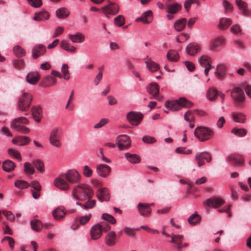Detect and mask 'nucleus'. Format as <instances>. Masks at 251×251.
<instances>
[{"instance_id":"f257e3e1","label":"nucleus","mask_w":251,"mask_h":251,"mask_svg":"<svg viewBox=\"0 0 251 251\" xmlns=\"http://www.w3.org/2000/svg\"><path fill=\"white\" fill-rule=\"evenodd\" d=\"M94 192L92 188L86 184H79L73 191V197L79 201H85L92 198Z\"/></svg>"},{"instance_id":"f03ea898","label":"nucleus","mask_w":251,"mask_h":251,"mask_svg":"<svg viewBox=\"0 0 251 251\" xmlns=\"http://www.w3.org/2000/svg\"><path fill=\"white\" fill-rule=\"evenodd\" d=\"M165 105L167 108L172 111H178L181 107H191L193 103L184 98H180L176 100L167 101Z\"/></svg>"},{"instance_id":"7ed1b4c3","label":"nucleus","mask_w":251,"mask_h":251,"mask_svg":"<svg viewBox=\"0 0 251 251\" xmlns=\"http://www.w3.org/2000/svg\"><path fill=\"white\" fill-rule=\"evenodd\" d=\"M194 134L200 141L204 142L212 138L214 131L209 127L198 126L195 129Z\"/></svg>"},{"instance_id":"20e7f679","label":"nucleus","mask_w":251,"mask_h":251,"mask_svg":"<svg viewBox=\"0 0 251 251\" xmlns=\"http://www.w3.org/2000/svg\"><path fill=\"white\" fill-rule=\"evenodd\" d=\"M32 96L30 93H24L19 99L18 109L22 111H27L31 103Z\"/></svg>"},{"instance_id":"39448f33","label":"nucleus","mask_w":251,"mask_h":251,"mask_svg":"<svg viewBox=\"0 0 251 251\" xmlns=\"http://www.w3.org/2000/svg\"><path fill=\"white\" fill-rule=\"evenodd\" d=\"M231 97L237 105L241 106L245 100V96L243 89L238 87L233 88L231 91Z\"/></svg>"},{"instance_id":"423d86ee","label":"nucleus","mask_w":251,"mask_h":251,"mask_svg":"<svg viewBox=\"0 0 251 251\" xmlns=\"http://www.w3.org/2000/svg\"><path fill=\"white\" fill-rule=\"evenodd\" d=\"M64 176L70 184H79L81 178L80 175L75 170L68 171Z\"/></svg>"},{"instance_id":"0eeeda50","label":"nucleus","mask_w":251,"mask_h":251,"mask_svg":"<svg viewBox=\"0 0 251 251\" xmlns=\"http://www.w3.org/2000/svg\"><path fill=\"white\" fill-rule=\"evenodd\" d=\"M101 10L107 18H109V15H115L119 12V6L116 3L109 2L101 8Z\"/></svg>"},{"instance_id":"6e6552de","label":"nucleus","mask_w":251,"mask_h":251,"mask_svg":"<svg viewBox=\"0 0 251 251\" xmlns=\"http://www.w3.org/2000/svg\"><path fill=\"white\" fill-rule=\"evenodd\" d=\"M118 148L121 150H125L129 148L131 146L130 138L126 135L118 136L116 140Z\"/></svg>"},{"instance_id":"1a4fd4ad","label":"nucleus","mask_w":251,"mask_h":251,"mask_svg":"<svg viewBox=\"0 0 251 251\" xmlns=\"http://www.w3.org/2000/svg\"><path fill=\"white\" fill-rule=\"evenodd\" d=\"M60 138V136L58 133V128L56 127L53 128L50 134V144L55 147L60 148L61 146Z\"/></svg>"},{"instance_id":"9d476101","label":"nucleus","mask_w":251,"mask_h":251,"mask_svg":"<svg viewBox=\"0 0 251 251\" xmlns=\"http://www.w3.org/2000/svg\"><path fill=\"white\" fill-rule=\"evenodd\" d=\"M211 154L206 151L197 152L195 155V160L199 167H201L204 164L203 160H205L209 163L211 161Z\"/></svg>"},{"instance_id":"9b49d317","label":"nucleus","mask_w":251,"mask_h":251,"mask_svg":"<svg viewBox=\"0 0 251 251\" xmlns=\"http://www.w3.org/2000/svg\"><path fill=\"white\" fill-rule=\"evenodd\" d=\"M64 175L56 178L54 180V185L63 191H67L70 189L68 181L65 180Z\"/></svg>"},{"instance_id":"f8f14e48","label":"nucleus","mask_w":251,"mask_h":251,"mask_svg":"<svg viewBox=\"0 0 251 251\" xmlns=\"http://www.w3.org/2000/svg\"><path fill=\"white\" fill-rule=\"evenodd\" d=\"M143 117V114L133 111L128 113L126 115L128 121L134 126H137L140 123Z\"/></svg>"},{"instance_id":"ddd939ff","label":"nucleus","mask_w":251,"mask_h":251,"mask_svg":"<svg viewBox=\"0 0 251 251\" xmlns=\"http://www.w3.org/2000/svg\"><path fill=\"white\" fill-rule=\"evenodd\" d=\"M96 196L100 202L109 201L110 198L108 190L104 187L99 189L97 191Z\"/></svg>"},{"instance_id":"4468645a","label":"nucleus","mask_w":251,"mask_h":251,"mask_svg":"<svg viewBox=\"0 0 251 251\" xmlns=\"http://www.w3.org/2000/svg\"><path fill=\"white\" fill-rule=\"evenodd\" d=\"M227 70V66L225 64H219L215 72L216 77L220 80H223L226 77V72Z\"/></svg>"},{"instance_id":"2eb2a0df","label":"nucleus","mask_w":251,"mask_h":251,"mask_svg":"<svg viewBox=\"0 0 251 251\" xmlns=\"http://www.w3.org/2000/svg\"><path fill=\"white\" fill-rule=\"evenodd\" d=\"M225 203V201L220 198L212 197L208 199L205 201V204L208 207L218 208Z\"/></svg>"},{"instance_id":"dca6fc26","label":"nucleus","mask_w":251,"mask_h":251,"mask_svg":"<svg viewBox=\"0 0 251 251\" xmlns=\"http://www.w3.org/2000/svg\"><path fill=\"white\" fill-rule=\"evenodd\" d=\"M201 50V46L194 42L189 44L186 48V53L191 56L195 55L200 52Z\"/></svg>"},{"instance_id":"f3484780","label":"nucleus","mask_w":251,"mask_h":251,"mask_svg":"<svg viewBox=\"0 0 251 251\" xmlns=\"http://www.w3.org/2000/svg\"><path fill=\"white\" fill-rule=\"evenodd\" d=\"M96 172L101 177H106L111 172L110 167L106 165L99 164L97 166Z\"/></svg>"},{"instance_id":"a211bd4d","label":"nucleus","mask_w":251,"mask_h":251,"mask_svg":"<svg viewBox=\"0 0 251 251\" xmlns=\"http://www.w3.org/2000/svg\"><path fill=\"white\" fill-rule=\"evenodd\" d=\"M102 232V226L97 224L91 227L90 234L91 239L93 240L98 239L101 235Z\"/></svg>"},{"instance_id":"6ab92c4d","label":"nucleus","mask_w":251,"mask_h":251,"mask_svg":"<svg viewBox=\"0 0 251 251\" xmlns=\"http://www.w3.org/2000/svg\"><path fill=\"white\" fill-rule=\"evenodd\" d=\"M67 213L65 208L63 206H58L52 211V215L56 220H61L63 219Z\"/></svg>"},{"instance_id":"aec40b11","label":"nucleus","mask_w":251,"mask_h":251,"mask_svg":"<svg viewBox=\"0 0 251 251\" xmlns=\"http://www.w3.org/2000/svg\"><path fill=\"white\" fill-rule=\"evenodd\" d=\"M46 52V48L43 45H38L35 46L32 50V57L34 59H37L40 56L43 55Z\"/></svg>"},{"instance_id":"412c9836","label":"nucleus","mask_w":251,"mask_h":251,"mask_svg":"<svg viewBox=\"0 0 251 251\" xmlns=\"http://www.w3.org/2000/svg\"><path fill=\"white\" fill-rule=\"evenodd\" d=\"M138 211L141 215L145 217L150 216L151 209L149 203H139L138 205Z\"/></svg>"},{"instance_id":"4be33fe9","label":"nucleus","mask_w":251,"mask_h":251,"mask_svg":"<svg viewBox=\"0 0 251 251\" xmlns=\"http://www.w3.org/2000/svg\"><path fill=\"white\" fill-rule=\"evenodd\" d=\"M152 12L151 10H148L145 12L140 17L136 19V22H142L144 24H150L152 20Z\"/></svg>"},{"instance_id":"5701e85b","label":"nucleus","mask_w":251,"mask_h":251,"mask_svg":"<svg viewBox=\"0 0 251 251\" xmlns=\"http://www.w3.org/2000/svg\"><path fill=\"white\" fill-rule=\"evenodd\" d=\"M235 3L239 10L245 16H248L250 14V11L248 9V4L243 0H235Z\"/></svg>"},{"instance_id":"b1692460","label":"nucleus","mask_w":251,"mask_h":251,"mask_svg":"<svg viewBox=\"0 0 251 251\" xmlns=\"http://www.w3.org/2000/svg\"><path fill=\"white\" fill-rule=\"evenodd\" d=\"M117 236L115 232H109L105 237V243L108 246H113L116 243Z\"/></svg>"},{"instance_id":"393cba45","label":"nucleus","mask_w":251,"mask_h":251,"mask_svg":"<svg viewBox=\"0 0 251 251\" xmlns=\"http://www.w3.org/2000/svg\"><path fill=\"white\" fill-rule=\"evenodd\" d=\"M225 39L222 37H219L211 41L210 46V50H214L225 44Z\"/></svg>"},{"instance_id":"a878e982","label":"nucleus","mask_w":251,"mask_h":251,"mask_svg":"<svg viewBox=\"0 0 251 251\" xmlns=\"http://www.w3.org/2000/svg\"><path fill=\"white\" fill-rule=\"evenodd\" d=\"M147 91L151 95V97H155L159 94V86L156 83H151L147 86Z\"/></svg>"},{"instance_id":"bb28decb","label":"nucleus","mask_w":251,"mask_h":251,"mask_svg":"<svg viewBox=\"0 0 251 251\" xmlns=\"http://www.w3.org/2000/svg\"><path fill=\"white\" fill-rule=\"evenodd\" d=\"M30 139L26 136H18L12 140V142L18 146H24L29 143Z\"/></svg>"},{"instance_id":"cd10ccee","label":"nucleus","mask_w":251,"mask_h":251,"mask_svg":"<svg viewBox=\"0 0 251 251\" xmlns=\"http://www.w3.org/2000/svg\"><path fill=\"white\" fill-rule=\"evenodd\" d=\"M68 38L74 43H82L84 41L85 36L81 33L77 32L75 34H69Z\"/></svg>"},{"instance_id":"c85d7f7f","label":"nucleus","mask_w":251,"mask_h":251,"mask_svg":"<svg viewBox=\"0 0 251 251\" xmlns=\"http://www.w3.org/2000/svg\"><path fill=\"white\" fill-rule=\"evenodd\" d=\"M219 94V91L217 89L214 88H210L207 91L206 97L210 101H214L216 100Z\"/></svg>"},{"instance_id":"c756f323","label":"nucleus","mask_w":251,"mask_h":251,"mask_svg":"<svg viewBox=\"0 0 251 251\" xmlns=\"http://www.w3.org/2000/svg\"><path fill=\"white\" fill-rule=\"evenodd\" d=\"M187 23L186 18H181L175 23L174 28L177 31H181L184 29Z\"/></svg>"},{"instance_id":"7c9ffc66","label":"nucleus","mask_w":251,"mask_h":251,"mask_svg":"<svg viewBox=\"0 0 251 251\" xmlns=\"http://www.w3.org/2000/svg\"><path fill=\"white\" fill-rule=\"evenodd\" d=\"M50 17L49 13L46 11H42L40 12H36L33 18L34 20L37 21H42L48 20Z\"/></svg>"},{"instance_id":"2f4dec72","label":"nucleus","mask_w":251,"mask_h":251,"mask_svg":"<svg viewBox=\"0 0 251 251\" xmlns=\"http://www.w3.org/2000/svg\"><path fill=\"white\" fill-rule=\"evenodd\" d=\"M32 113L34 120L37 122L41 120L42 114V110L39 106H33L32 108Z\"/></svg>"},{"instance_id":"473e14b6","label":"nucleus","mask_w":251,"mask_h":251,"mask_svg":"<svg viewBox=\"0 0 251 251\" xmlns=\"http://www.w3.org/2000/svg\"><path fill=\"white\" fill-rule=\"evenodd\" d=\"M60 48L66 51L71 52L74 53L76 51V48L74 46L70 45L67 41L63 40L60 43Z\"/></svg>"},{"instance_id":"72a5a7b5","label":"nucleus","mask_w":251,"mask_h":251,"mask_svg":"<svg viewBox=\"0 0 251 251\" xmlns=\"http://www.w3.org/2000/svg\"><path fill=\"white\" fill-rule=\"evenodd\" d=\"M26 79L29 83L35 84L39 79V75L37 73H30L27 75Z\"/></svg>"},{"instance_id":"f704fd0d","label":"nucleus","mask_w":251,"mask_h":251,"mask_svg":"<svg viewBox=\"0 0 251 251\" xmlns=\"http://www.w3.org/2000/svg\"><path fill=\"white\" fill-rule=\"evenodd\" d=\"M125 156L126 159L131 163H138L141 161L140 156L136 154H131L130 153H126Z\"/></svg>"},{"instance_id":"c9c22d12","label":"nucleus","mask_w":251,"mask_h":251,"mask_svg":"<svg viewBox=\"0 0 251 251\" xmlns=\"http://www.w3.org/2000/svg\"><path fill=\"white\" fill-rule=\"evenodd\" d=\"M69 11L64 7L59 8L56 11V16L60 19L66 18L69 16Z\"/></svg>"},{"instance_id":"e433bc0d","label":"nucleus","mask_w":251,"mask_h":251,"mask_svg":"<svg viewBox=\"0 0 251 251\" xmlns=\"http://www.w3.org/2000/svg\"><path fill=\"white\" fill-rule=\"evenodd\" d=\"M2 167L4 171L10 172L14 170L15 167V164L12 161L7 160L3 162Z\"/></svg>"},{"instance_id":"4c0bfd02","label":"nucleus","mask_w":251,"mask_h":251,"mask_svg":"<svg viewBox=\"0 0 251 251\" xmlns=\"http://www.w3.org/2000/svg\"><path fill=\"white\" fill-rule=\"evenodd\" d=\"M30 225L32 229L37 232L40 231L43 226L41 222L37 219L31 220Z\"/></svg>"},{"instance_id":"58836bf2","label":"nucleus","mask_w":251,"mask_h":251,"mask_svg":"<svg viewBox=\"0 0 251 251\" xmlns=\"http://www.w3.org/2000/svg\"><path fill=\"white\" fill-rule=\"evenodd\" d=\"M147 68L151 72H154L159 69V66L158 64L152 61L151 59L146 61Z\"/></svg>"},{"instance_id":"ea45409f","label":"nucleus","mask_w":251,"mask_h":251,"mask_svg":"<svg viewBox=\"0 0 251 251\" xmlns=\"http://www.w3.org/2000/svg\"><path fill=\"white\" fill-rule=\"evenodd\" d=\"M181 8V5L179 3H175L174 4L167 5V11L171 14L176 13Z\"/></svg>"},{"instance_id":"a19ab883","label":"nucleus","mask_w":251,"mask_h":251,"mask_svg":"<svg viewBox=\"0 0 251 251\" xmlns=\"http://www.w3.org/2000/svg\"><path fill=\"white\" fill-rule=\"evenodd\" d=\"M167 57L169 60L171 61H177L179 58L178 53L175 50H170L168 51Z\"/></svg>"},{"instance_id":"79ce46f5","label":"nucleus","mask_w":251,"mask_h":251,"mask_svg":"<svg viewBox=\"0 0 251 251\" xmlns=\"http://www.w3.org/2000/svg\"><path fill=\"white\" fill-rule=\"evenodd\" d=\"M198 62L201 66L205 67L211 64V59L209 56L203 55L199 58Z\"/></svg>"},{"instance_id":"37998d69","label":"nucleus","mask_w":251,"mask_h":251,"mask_svg":"<svg viewBox=\"0 0 251 251\" xmlns=\"http://www.w3.org/2000/svg\"><path fill=\"white\" fill-rule=\"evenodd\" d=\"M231 23L232 21L230 19L222 18L220 21L219 27L221 29L224 30L226 29L231 24Z\"/></svg>"},{"instance_id":"c03bdc74","label":"nucleus","mask_w":251,"mask_h":251,"mask_svg":"<svg viewBox=\"0 0 251 251\" xmlns=\"http://www.w3.org/2000/svg\"><path fill=\"white\" fill-rule=\"evenodd\" d=\"M201 221V217L196 212L193 214L191 215L188 219V223L194 226L199 223Z\"/></svg>"},{"instance_id":"a18cd8bd","label":"nucleus","mask_w":251,"mask_h":251,"mask_svg":"<svg viewBox=\"0 0 251 251\" xmlns=\"http://www.w3.org/2000/svg\"><path fill=\"white\" fill-rule=\"evenodd\" d=\"M62 77L65 80H69L70 78V73L69 71V66L67 64H63L61 67Z\"/></svg>"},{"instance_id":"49530a36","label":"nucleus","mask_w":251,"mask_h":251,"mask_svg":"<svg viewBox=\"0 0 251 251\" xmlns=\"http://www.w3.org/2000/svg\"><path fill=\"white\" fill-rule=\"evenodd\" d=\"M15 186L20 189H25L29 186V183L23 180H17L14 183Z\"/></svg>"},{"instance_id":"de8ad7c7","label":"nucleus","mask_w":251,"mask_h":251,"mask_svg":"<svg viewBox=\"0 0 251 251\" xmlns=\"http://www.w3.org/2000/svg\"><path fill=\"white\" fill-rule=\"evenodd\" d=\"M13 52L19 58L25 56L26 53L25 50L19 46H16L13 48Z\"/></svg>"},{"instance_id":"09e8293b","label":"nucleus","mask_w":251,"mask_h":251,"mask_svg":"<svg viewBox=\"0 0 251 251\" xmlns=\"http://www.w3.org/2000/svg\"><path fill=\"white\" fill-rule=\"evenodd\" d=\"M232 117L234 121L237 123H244L246 120V117L242 113H233Z\"/></svg>"},{"instance_id":"8fccbe9b","label":"nucleus","mask_w":251,"mask_h":251,"mask_svg":"<svg viewBox=\"0 0 251 251\" xmlns=\"http://www.w3.org/2000/svg\"><path fill=\"white\" fill-rule=\"evenodd\" d=\"M11 126L12 128H14L17 131H18L22 133H23V134L28 133L30 131V129L28 127H26L23 126L22 125H16L15 126Z\"/></svg>"},{"instance_id":"3c124183","label":"nucleus","mask_w":251,"mask_h":251,"mask_svg":"<svg viewBox=\"0 0 251 251\" xmlns=\"http://www.w3.org/2000/svg\"><path fill=\"white\" fill-rule=\"evenodd\" d=\"M28 123V120L25 117H19L15 119L11 123V126H15L16 125L27 124Z\"/></svg>"},{"instance_id":"603ef678","label":"nucleus","mask_w":251,"mask_h":251,"mask_svg":"<svg viewBox=\"0 0 251 251\" xmlns=\"http://www.w3.org/2000/svg\"><path fill=\"white\" fill-rule=\"evenodd\" d=\"M36 169L41 173L44 172V165L42 161L39 159L34 160L32 162Z\"/></svg>"},{"instance_id":"864d4df0","label":"nucleus","mask_w":251,"mask_h":251,"mask_svg":"<svg viewBox=\"0 0 251 251\" xmlns=\"http://www.w3.org/2000/svg\"><path fill=\"white\" fill-rule=\"evenodd\" d=\"M231 132L239 137H244L247 134V131L244 128H234L232 129Z\"/></svg>"},{"instance_id":"5fc2aeb1","label":"nucleus","mask_w":251,"mask_h":251,"mask_svg":"<svg viewBox=\"0 0 251 251\" xmlns=\"http://www.w3.org/2000/svg\"><path fill=\"white\" fill-rule=\"evenodd\" d=\"M227 160L230 163L234 165H241L243 163V160L235 157L233 155H229L227 158Z\"/></svg>"},{"instance_id":"6e6d98bb","label":"nucleus","mask_w":251,"mask_h":251,"mask_svg":"<svg viewBox=\"0 0 251 251\" xmlns=\"http://www.w3.org/2000/svg\"><path fill=\"white\" fill-rule=\"evenodd\" d=\"M176 152L182 154H190L192 153L191 150L188 149L186 147H180L176 149Z\"/></svg>"},{"instance_id":"4d7b16f0","label":"nucleus","mask_w":251,"mask_h":251,"mask_svg":"<svg viewBox=\"0 0 251 251\" xmlns=\"http://www.w3.org/2000/svg\"><path fill=\"white\" fill-rule=\"evenodd\" d=\"M176 242L175 244L177 245V248L178 251H181L182 249V241L183 238V236L182 235L175 234Z\"/></svg>"},{"instance_id":"13d9d810","label":"nucleus","mask_w":251,"mask_h":251,"mask_svg":"<svg viewBox=\"0 0 251 251\" xmlns=\"http://www.w3.org/2000/svg\"><path fill=\"white\" fill-rule=\"evenodd\" d=\"M114 22V24L118 26H122L125 24V19L123 16L119 15L116 18H115Z\"/></svg>"},{"instance_id":"bf43d9fd","label":"nucleus","mask_w":251,"mask_h":251,"mask_svg":"<svg viewBox=\"0 0 251 251\" xmlns=\"http://www.w3.org/2000/svg\"><path fill=\"white\" fill-rule=\"evenodd\" d=\"M13 65L16 69L20 70L24 68L25 63L23 60H14L13 61Z\"/></svg>"},{"instance_id":"052dcab7","label":"nucleus","mask_w":251,"mask_h":251,"mask_svg":"<svg viewBox=\"0 0 251 251\" xmlns=\"http://www.w3.org/2000/svg\"><path fill=\"white\" fill-rule=\"evenodd\" d=\"M87 201L83 204V207L84 209H90L94 207L96 205V201L95 200H91V199H87Z\"/></svg>"},{"instance_id":"680f3d73","label":"nucleus","mask_w":251,"mask_h":251,"mask_svg":"<svg viewBox=\"0 0 251 251\" xmlns=\"http://www.w3.org/2000/svg\"><path fill=\"white\" fill-rule=\"evenodd\" d=\"M24 170L26 173L32 175L34 173V168L31 164L28 162L24 164Z\"/></svg>"},{"instance_id":"e2e57ef3","label":"nucleus","mask_w":251,"mask_h":251,"mask_svg":"<svg viewBox=\"0 0 251 251\" xmlns=\"http://www.w3.org/2000/svg\"><path fill=\"white\" fill-rule=\"evenodd\" d=\"M92 215L91 214H89L88 215L80 216L79 217V224L81 225H85L86 223H87L91 218Z\"/></svg>"},{"instance_id":"0e129e2a","label":"nucleus","mask_w":251,"mask_h":251,"mask_svg":"<svg viewBox=\"0 0 251 251\" xmlns=\"http://www.w3.org/2000/svg\"><path fill=\"white\" fill-rule=\"evenodd\" d=\"M102 218L112 224H115L116 222V219L112 215L107 213L103 214Z\"/></svg>"},{"instance_id":"69168bd1","label":"nucleus","mask_w":251,"mask_h":251,"mask_svg":"<svg viewBox=\"0 0 251 251\" xmlns=\"http://www.w3.org/2000/svg\"><path fill=\"white\" fill-rule=\"evenodd\" d=\"M184 118L185 121L188 122H191L194 121V116L192 111H187L184 115Z\"/></svg>"},{"instance_id":"338daca9","label":"nucleus","mask_w":251,"mask_h":251,"mask_svg":"<svg viewBox=\"0 0 251 251\" xmlns=\"http://www.w3.org/2000/svg\"><path fill=\"white\" fill-rule=\"evenodd\" d=\"M3 215L6 217L7 219L10 221H14L15 216L13 213L10 211L3 210L2 211Z\"/></svg>"},{"instance_id":"774afa93","label":"nucleus","mask_w":251,"mask_h":251,"mask_svg":"<svg viewBox=\"0 0 251 251\" xmlns=\"http://www.w3.org/2000/svg\"><path fill=\"white\" fill-rule=\"evenodd\" d=\"M223 5L224 7L225 10L226 12H230L233 10V6L232 4L227 0H224L223 1Z\"/></svg>"}]
</instances>
